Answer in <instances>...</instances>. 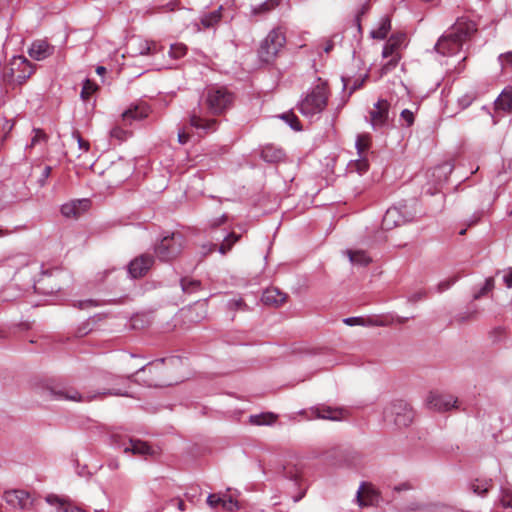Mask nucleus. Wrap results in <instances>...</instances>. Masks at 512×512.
<instances>
[{
	"mask_svg": "<svg viewBox=\"0 0 512 512\" xmlns=\"http://www.w3.org/2000/svg\"><path fill=\"white\" fill-rule=\"evenodd\" d=\"M366 326H387L388 322L379 318H365Z\"/></svg>",
	"mask_w": 512,
	"mask_h": 512,
	"instance_id": "56",
	"label": "nucleus"
},
{
	"mask_svg": "<svg viewBox=\"0 0 512 512\" xmlns=\"http://www.w3.org/2000/svg\"><path fill=\"white\" fill-rule=\"evenodd\" d=\"M33 137L31 138V146H35L37 143L48 140L47 134L40 128H33Z\"/></svg>",
	"mask_w": 512,
	"mask_h": 512,
	"instance_id": "41",
	"label": "nucleus"
},
{
	"mask_svg": "<svg viewBox=\"0 0 512 512\" xmlns=\"http://www.w3.org/2000/svg\"><path fill=\"white\" fill-rule=\"evenodd\" d=\"M184 247V239L179 232L163 237L154 247L155 256L162 262H169L179 256Z\"/></svg>",
	"mask_w": 512,
	"mask_h": 512,
	"instance_id": "5",
	"label": "nucleus"
},
{
	"mask_svg": "<svg viewBox=\"0 0 512 512\" xmlns=\"http://www.w3.org/2000/svg\"><path fill=\"white\" fill-rule=\"evenodd\" d=\"M349 168L351 170H355L359 174H363L368 170L369 163L365 157L360 156L359 159L349 164Z\"/></svg>",
	"mask_w": 512,
	"mask_h": 512,
	"instance_id": "37",
	"label": "nucleus"
},
{
	"mask_svg": "<svg viewBox=\"0 0 512 512\" xmlns=\"http://www.w3.org/2000/svg\"><path fill=\"white\" fill-rule=\"evenodd\" d=\"M281 3V0H267L264 3L258 5L257 7H254L252 9V14L257 15H264L272 10H274L276 7H278Z\"/></svg>",
	"mask_w": 512,
	"mask_h": 512,
	"instance_id": "33",
	"label": "nucleus"
},
{
	"mask_svg": "<svg viewBox=\"0 0 512 512\" xmlns=\"http://www.w3.org/2000/svg\"><path fill=\"white\" fill-rule=\"evenodd\" d=\"M372 138L368 133L359 134L356 141L358 154L362 156L371 147Z\"/></svg>",
	"mask_w": 512,
	"mask_h": 512,
	"instance_id": "36",
	"label": "nucleus"
},
{
	"mask_svg": "<svg viewBox=\"0 0 512 512\" xmlns=\"http://www.w3.org/2000/svg\"><path fill=\"white\" fill-rule=\"evenodd\" d=\"M55 47L50 45L47 41L38 39L32 42L28 49L29 56L36 60L42 61L50 57L54 53Z\"/></svg>",
	"mask_w": 512,
	"mask_h": 512,
	"instance_id": "16",
	"label": "nucleus"
},
{
	"mask_svg": "<svg viewBox=\"0 0 512 512\" xmlns=\"http://www.w3.org/2000/svg\"><path fill=\"white\" fill-rule=\"evenodd\" d=\"M426 296V293L424 291H418V292H415L414 294H412L410 297H409V302L411 303H416L422 299H424Z\"/></svg>",
	"mask_w": 512,
	"mask_h": 512,
	"instance_id": "60",
	"label": "nucleus"
},
{
	"mask_svg": "<svg viewBox=\"0 0 512 512\" xmlns=\"http://www.w3.org/2000/svg\"><path fill=\"white\" fill-rule=\"evenodd\" d=\"M500 59L503 64H508L512 66V52H507L500 56Z\"/></svg>",
	"mask_w": 512,
	"mask_h": 512,
	"instance_id": "62",
	"label": "nucleus"
},
{
	"mask_svg": "<svg viewBox=\"0 0 512 512\" xmlns=\"http://www.w3.org/2000/svg\"><path fill=\"white\" fill-rule=\"evenodd\" d=\"M221 507L227 511H234L239 508V505L231 496H223Z\"/></svg>",
	"mask_w": 512,
	"mask_h": 512,
	"instance_id": "44",
	"label": "nucleus"
},
{
	"mask_svg": "<svg viewBox=\"0 0 512 512\" xmlns=\"http://www.w3.org/2000/svg\"><path fill=\"white\" fill-rule=\"evenodd\" d=\"M495 111L510 112L512 110V87H506L494 103Z\"/></svg>",
	"mask_w": 512,
	"mask_h": 512,
	"instance_id": "25",
	"label": "nucleus"
},
{
	"mask_svg": "<svg viewBox=\"0 0 512 512\" xmlns=\"http://www.w3.org/2000/svg\"><path fill=\"white\" fill-rule=\"evenodd\" d=\"M455 400L450 395H442L438 393L431 392L426 400V405L429 409L435 411H448L452 407H455Z\"/></svg>",
	"mask_w": 512,
	"mask_h": 512,
	"instance_id": "14",
	"label": "nucleus"
},
{
	"mask_svg": "<svg viewBox=\"0 0 512 512\" xmlns=\"http://www.w3.org/2000/svg\"><path fill=\"white\" fill-rule=\"evenodd\" d=\"M124 452H132L133 454L144 456H154L156 454V451L147 442L132 438L128 440V445L124 447Z\"/></svg>",
	"mask_w": 512,
	"mask_h": 512,
	"instance_id": "22",
	"label": "nucleus"
},
{
	"mask_svg": "<svg viewBox=\"0 0 512 512\" xmlns=\"http://www.w3.org/2000/svg\"><path fill=\"white\" fill-rule=\"evenodd\" d=\"M390 29H391V21L388 17H385L381 20L379 27L371 32V36L374 39L382 40V39L386 38Z\"/></svg>",
	"mask_w": 512,
	"mask_h": 512,
	"instance_id": "32",
	"label": "nucleus"
},
{
	"mask_svg": "<svg viewBox=\"0 0 512 512\" xmlns=\"http://www.w3.org/2000/svg\"><path fill=\"white\" fill-rule=\"evenodd\" d=\"M400 117L402 120H404L407 124V126H412L414 123V114L409 109L402 110Z\"/></svg>",
	"mask_w": 512,
	"mask_h": 512,
	"instance_id": "52",
	"label": "nucleus"
},
{
	"mask_svg": "<svg viewBox=\"0 0 512 512\" xmlns=\"http://www.w3.org/2000/svg\"><path fill=\"white\" fill-rule=\"evenodd\" d=\"M216 249V244L213 243H206L201 245L199 254L201 255L200 261H202L207 255L214 252Z\"/></svg>",
	"mask_w": 512,
	"mask_h": 512,
	"instance_id": "48",
	"label": "nucleus"
},
{
	"mask_svg": "<svg viewBox=\"0 0 512 512\" xmlns=\"http://www.w3.org/2000/svg\"><path fill=\"white\" fill-rule=\"evenodd\" d=\"M228 307H229V309L236 311V310H245L247 305L243 299L239 298V299L230 300L228 302Z\"/></svg>",
	"mask_w": 512,
	"mask_h": 512,
	"instance_id": "49",
	"label": "nucleus"
},
{
	"mask_svg": "<svg viewBox=\"0 0 512 512\" xmlns=\"http://www.w3.org/2000/svg\"><path fill=\"white\" fill-rule=\"evenodd\" d=\"M6 503L13 508L29 509L34 505V499L25 490H10L4 493Z\"/></svg>",
	"mask_w": 512,
	"mask_h": 512,
	"instance_id": "11",
	"label": "nucleus"
},
{
	"mask_svg": "<svg viewBox=\"0 0 512 512\" xmlns=\"http://www.w3.org/2000/svg\"><path fill=\"white\" fill-rule=\"evenodd\" d=\"M187 47L184 44H171L169 54L172 58L178 59L187 53Z\"/></svg>",
	"mask_w": 512,
	"mask_h": 512,
	"instance_id": "40",
	"label": "nucleus"
},
{
	"mask_svg": "<svg viewBox=\"0 0 512 512\" xmlns=\"http://www.w3.org/2000/svg\"><path fill=\"white\" fill-rule=\"evenodd\" d=\"M52 168L50 166H44L41 175L38 179L40 187L45 186L47 178L50 176Z\"/></svg>",
	"mask_w": 512,
	"mask_h": 512,
	"instance_id": "53",
	"label": "nucleus"
},
{
	"mask_svg": "<svg viewBox=\"0 0 512 512\" xmlns=\"http://www.w3.org/2000/svg\"><path fill=\"white\" fill-rule=\"evenodd\" d=\"M144 382L148 387H163L166 385H170V383L156 380H144Z\"/></svg>",
	"mask_w": 512,
	"mask_h": 512,
	"instance_id": "61",
	"label": "nucleus"
},
{
	"mask_svg": "<svg viewBox=\"0 0 512 512\" xmlns=\"http://www.w3.org/2000/svg\"><path fill=\"white\" fill-rule=\"evenodd\" d=\"M261 300L265 305L278 307L286 302L287 295L272 287L263 292Z\"/></svg>",
	"mask_w": 512,
	"mask_h": 512,
	"instance_id": "23",
	"label": "nucleus"
},
{
	"mask_svg": "<svg viewBox=\"0 0 512 512\" xmlns=\"http://www.w3.org/2000/svg\"><path fill=\"white\" fill-rule=\"evenodd\" d=\"M184 360L188 363L189 358L188 357H181V356H170V357H166V358L156 359V360L150 362L147 366H144V367L140 368L136 372V375H140L141 373H145L147 370L151 372L152 369H158L164 363H167L168 365L173 366V367H177L179 365H182Z\"/></svg>",
	"mask_w": 512,
	"mask_h": 512,
	"instance_id": "20",
	"label": "nucleus"
},
{
	"mask_svg": "<svg viewBox=\"0 0 512 512\" xmlns=\"http://www.w3.org/2000/svg\"><path fill=\"white\" fill-rule=\"evenodd\" d=\"M222 14H221V7L217 10H214L208 14H205L200 19V24L203 29H209L213 28L216 24L219 23L221 20Z\"/></svg>",
	"mask_w": 512,
	"mask_h": 512,
	"instance_id": "30",
	"label": "nucleus"
},
{
	"mask_svg": "<svg viewBox=\"0 0 512 512\" xmlns=\"http://www.w3.org/2000/svg\"><path fill=\"white\" fill-rule=\"evenodd\" d=\"M285 43V33L281 28L271 30L259 47L260 60L267 64L274 62Z\"/></svg>",
	"mask_w": 512,
	"mask_h": 512,
	"instance_id": "4",
	"label": "nucleus"
},
{
	"mask_svg": "<svg viewBox=\"0 0 512 512\" xmlns=\"http://www.w3.org/2000/svg\"><path fill=\"white\" fill-rule=\"evenodd\" d=\"M277 420V415L272 412L261 413L257 415H251L249 417V423L251 425H271Z\"/></svg>",
	"mask_w": 512,
	"mask_h": 512,
	"instance_id": "29",
	"label": "nucleus"
},
{
	"mask_svg": "<svg viewBox=\"0 0 512 512\" xmlns=\"http://www.w3.org/2000/svg\"><path fill=\"white\" fill-rule=\"evenodd\" d=\"M347 256L349 257L352 264L366 266L372 259L364 250H347Z\"/></svg>",
	"mask_w": 512,
	"mask_h": 512,
	"instance_id": "28",
	"label": "nucleus"
},
{
	"mask_svg": "<svg viewBox=\"0 0 512 512\" xmlns=\"http://www.w3.org/2000/svg\"><path fill=\"white\" fill-rule=\"evenodd\" d=\"M343 322L348 326H355V325L366 326V323H367L366 319L363 317H349V318H345L343 320Z\"/></svg>",
	"mask_w": 512,
	"mask_h": 512,
	"instance_id": "50",
	"label": "nucleus"
},
{
	"mask_svg": "<svg viewBox=\"0 0 512 512\" xmlns=\"http://www.w3.org/2000/svg\"><path fill=\"white\" fill-rule=\"evenodd\" d=\"M283 476L297 485H300L303 475V466L300 463L287 462L282 467Z\"/></svg>",
	"mask_w": 512,
	"mask_h": 512,
	"instance_id": "24",
	"label": "nucleus"
},
{
	"mask_svg": "<svg viewBox=\"0 0 512 512\" xmlns=\"http://www.w3.org/2000/svg\"><path fill=\"white\" fill-rule=\"evenodd\" d=\"M504 281L507 287H512V270L504 275Z\"/></svg>",
	"mask_w": 512,
	"mask_h": 512,
	"instance_id": "64",
	"label": "nucleus"
},
{
	"mask_svg": "<svg viewBox=\"0 0 512 512\" xmlns=\"http://www.w3.org/2000/svg\"><path fill=\"white\" fill-rule=\"evenodd\" d=\"M233 94L226 88H210L207 91L206 103L214 115H220L233 103Z\"/></svg>",
	"mask_w": 512,
	"mask_h": 512,
	"instance_id": "7",
	"label": "nucleus"
},
{
	"mask_svg": "<svg viewBox=\"0 0 512 512\" xmlns=\"http://www.w3.org/2000/svg\"><path fill=\"white\" fill-rule=\"evenodd\" d=\"M12 65L16 67L15 72H17V74L15 83L18 85L24 84L27 79H29L34 73V67L32 66L31 62L24 56H13Z\"/></svg>",
	"mask_w": 512,
	"mask_h": 512,
	"instance_id": "13",
	"label": "nucleus"
},
{
	"mask_svg": "<svg viewBox=\"0 0 512 512\" xmlns=\"http://www.w3.org/2000/svg\"><path fill=\"white\" fill-rule=\"evenodd\" d=\"M427 512H450L451 508L443 503H432L426 507Z\"/></svg>",
	"mask_w": 512,
	"mask_h": 512,
	"instance_id": "45",
	"label": "nucleus"
},
{
	"mask_svg": "<svg viewBox=\"0 0 512 512\" xmlns=\"http://www.w3.org/2000/svg\"><path fill=\"white\" fill-rule=\"evenodd\" d=\"M239 239L240 235L231 232L220 244L219 252L222 255H226L229 251H231L232 247L239 241Z\"/></svg>",
	"mask_w": 512,
	"mask_h": 512,
	"instance_id": "35",
	"label": "nucleus"
},
{
	"mask_svg": "<svg viewBox=\"0 0 512 512\" xmlns=\"http://www.w3.org/2000/svg\"><path fill=\"white\" fill-rule=\"evenodd\" d=\"M154 264V256L148 253L141 254L128 264V275L132 279L144 277Z\"/></svg>",
	"mask_w": 512,
	"mask_h": 512,
	"instance_id": "10",
	"label": "nucleus"
},
{
	"mask_svg": "<svg viewBox=\"0 0 512 512\" xmlns=\"http://www.w3.org/2000/svg\"><path fill=\"white\" fill-rule=\"evenodd\" d=\"M194 129H202L204 133L213 132L216 130L217 121L215 119L204 120L194 115Z\"/></svg>",
	"mask_w": 512,
	"mask_h": 512,
	"instance_id": "31",
	"label": "nucleus"
},
{
	"mask_svg": "<svg viewBox=\"0 0 512 512\" xmlns=\"http://www.w3.org/2000/svg\"><path fill=\"white\" fill-rule=\"evenodd\" d=\"M501 503L504 507L512 508V492L503 491L502 497H501Z\"/></svg>",
	"mask_w": 512,
	"mask_h": 512,
	"instance_id": "55",
	"label": "nucleus"
},
{
	"mask_svg": "<svg viewBox=\"0 0 512 512\" xmlns=\"http://www.w3.org/2000/svg\"><path fill=\"white\" fill-rule=\"evenodd\" d=\"M182 290L186 293H190L192 291V279L189 277H184L181 279Z\"/></svg>",
	"mask_w": 512,
	"mask_h": 512,
	"instance_id": "57",
	"label": "nucleus"
},
{
	"mask_svg": "<svg viewBox=\"0 0 512 512\" xmlns=\"http://www.w3.org/2000/svg\"><path fill=\"white\" fill-rule=\"evenodd\" d=\"M405 37L404 35H393L386 42L382 56L384 58H390L381 68V76L389 73L392 69H394L401 59V55L399 53V48L402 45Z\"/></svg>",
	"mask_w": 512,
	"mask_h": 512,
	"instance_id": "8",
	"label": "nucleus"
},
{
	"mask_svg": "<svg viewBox=\"0 0 512 512\" xmlns=\"http://www.w3.org/2000/svg\"><path fill=\"white\" fill-rule=\"evenodd\" d=\"M383 417L398 427H407L414 419V412L404 400H394L384 408Z\"/></svg>",
	"mask_w": 512,
	"mask_h": 512,
	"instance_id": "6",
	"label": "nucleus"
},
{
	"mask_svg": "<svg viewBox=\"0 0 512 512\" xmlns=\"http://www.w3.org/2000/svg\"><path fill=\"white\" fill-rule=\"evenodd\" d=\"M90 207V200L88 199H77L70 203L63 204L61 207V213L67 218H77L80 214Z\"/></svg>",
	"mask_w": 512,
	"mask_h": 512,
	"instance_id": "18",
	"label": "nucleus"
},
{
	"mask_svg": "<svg viewBox=\"0 0 512 512\" xmlns=\"http://www.w3.org/2000/svg\"><path fill=\"white\" fill-rule=\"evenodd\" d=\"M97 90V85L89 79H86L83 83V87L80 93V97L83 100H87L95 91Z\"/></svg>",
	"mask_w": 512,
	"mask_h": 512,
	"instance_id": "39",
	"label": "nucleus"
},
{
	"mask_svg": "<svg viewBox=\"0 0 512 512\" xmlns=\"http://www.w3.org/2000/svg\"><path fill=\"white\" fill-rule=\"evenodd\" d=\"M177 136L179 144L182 145L188 143V141L190 140V134L183 129H179Z\"/></svg>",
	"mask_w": 512,
	"mask_h": 512,
	"instance_id": "58",
	"label": "nucleus"
},
{
	"mask_svg": "<svg viewBox=\"0 0 512 512\" xmlns=\"http://www.w3.org/2000/svg\"><path fill=\"white\" fill-rule=\"evenodd\" d=\"M96 302L92 299H88V300H84V301H79L78 302V307L80 309H83V308H86V307H90V306H96Z\"/></svg>",
	"mask_w": 512,
	"mask_h": 512,
	"instance_id": "63",
	"label": "nucleus"
},
{
	"mask_svg": "<svg viewBox=\"0 0 512 512\" xmlns=\"http://www.w3.org/2000/svg\"><path fill=\"white\" fill-rule=\"evenodd\" d=\"M316 418L339 421L347 417V411L343 408H332L330 406H320L313 410Z\"/></svg>",
	"mask_w": 512,
	"mask_h": 512,
	"instance_id": "19",
	"label": "nucleus"
},
{
	"mask_svg": "<svg viewBox=\"0 0 512 512\" xmlns=\"http://www.w3.org/2000/svg\"><path fill=\"white\" fill-rule=\"evenodd\" d=\"M73 137H75V138H76L77 143H78V146H79V149H81V150H83V151H85V152H87V151L89 150V148H90V144H89V142H88V141H86V140H84V139L80 136V134H79V132H78V131H74V132H73Z\"/></svg>",
	"mask_w": 512,
	"mask_h": 512,
	"instance_id": "51",
	"label": "nucleus"
},
{
	"mask_svg": "<svg viewBox=\"0 0 512 512\" xmlns=\"http://www.w3.org/2000/svg\"><path fill=\"white\" fill-rule=\"evenodd\" d=\"M492 487L491 479H476L472 484L471 488L477 495L484 496Z\"/></svg>",
	"mask_w": 512,
	"mask_h": 512,
	"instance_id": "34",
	"label": "nucleus"
},
{
	"mask_svg": "<svg viewBox=\"0 0 512 512\" xmlns=\"http://www.w3.org/2000/svg\"><path fill=\"white\" fill-rule=\"evenodd\" d=\"M222 501H223V497H220L217 494H211L207 498V503L212 508H215L217 506H221Z\"/></svg>",
	"mask_w": 512,
	"mask_h": 512,
	"instance_id": "54",
	"label": "nucleus"
},
{
	"mask_svg": "<svg viewBox=\"0 0 512 512\" xmlns=\"http://www.w3.org/2000/svg\"><path fill=\"white\" fill-rule=\"evenodd\" d=\"M110 135L112 138H115L119 141H123L125 139H127L128 137V132L120 127H114L111 131H110Z\"/></svg>",
	"mask_w": 512,
	"mask_h": 512,
	"instance_id": "47",
	"label": "nucleus"
},
{
	"mask_svg": "<svg viewBox=\"0 0 512 512\" xmlns=\"http://www.w3.org/2000/svg\"><path fill=\"white\" fill-rule=\"evenodd\" d=\"M156 51H157V45L154 42L150 43L148 41H143L140 44L139 54H141V55L155 54Z\"/></svg>",
	"mask_w": 512,
	"mask_h": 512,
	"instance_id": "42",
	"label": "nucleus"
},
{
	"mask_svg": "<svg viewBox=\"0 0 512 512\" xmlns=\"http://www.w3.org/2000/svg\"><path fill=\"white\" fill-rule=\"evenodd\" d=\"M36 395L46 401H77L86 399L72 386L55 380H44L34 384Z\"/></svg>",
	"mask_w": 512,
	"mask_h": 512,
	"instance_id": "2",
	"label": "nucleus"
},
{
	"mask_svg": "<svg viewBox=\"0 0 512 512\" xmlns=\"http://www.w3.org/2000/svg\"><path fill=\"white\" fill-rule=\"evenodd\" d=\"M405 223V219L400 210L396 207L389 208L382 220V228L391 230Z\"/></svg>",
	"mask_w": 512,
	"mask_h": 512,
	"instance_id": "21",
	"label": "nucleus"
},
{
	"mask_svg": "<svg viewBox=\"0 0 512 512\" xmlns=\"http://www.w3.org/2000/svg\"><path fill=\"white\" fill-rule=\"evenodd\" d=\"M283 150L273 146H265L261 152V157L264 161L269 163L279 162L284 158Z\"/></svg>",
	"mask_w": 512,
	"mask_h": 512,
	"instance_id": "27",
	"label": "nucleus"
},
{
	"mask_svg": "<svg viewBox=\"0 0 512 512\" xmlns=\"http://www.w3.org/2000/svg\"><path fill=\"white\" fill-rule=\"evenodd\" d=\"M379 501V494L370 483H362L357 491V502L360 507L374 506Z\"/></svg>",
	"mask_w": 512,
	"mask_h": 512,
	"instance_id": "15",
	"label": "nucleus"
},
{
	"mask_svg": "<svg viewBox=\"0 0 512 512\" xmlns=\"http://www.w3.org/2000/svg\"><path fill=\"white\" fill-rule=\"evenodd\" d=\"M170 504L172 506L177 507L180 511H185L186 510L185 502L181 498H173V499H171L170 500Z\"/></svg>",
	"mask_w": 512,
	"mask_h": 512,
	"instance_id": "59",
	"label": "nucleus"
},
{
	"mask_svg": "<svg viewBox=\"0 0 512 512\" xmlns=\"http://www.w3.org/2000/svg\"><path fill=\"white\" fill-rule=\"evenodd\" d=\"M476 31L477 27L475 22L459 19L453 25L451 31L438 40L435 49L442 55H454L460 51L463 42L470 39Z\"/></svg>",
	"mask_w": 512,
	"mask_h": 512,
	"instance_id": "1",
	"label": "nucleus"
},
{
	"mask_svg": "<svg viewBox=\"0 0 512 512\" xmlns=\"http://www.w3.org/2000/svg\"><path fill=\"white\" fill-rule=\"evenodd\" d=\"M51 276H44L35 284L34 288L37 292L42 294H53L61 290V286L53 285Z\"/></svg>",
	"mask_w": 512,
	"mask_h": 512,
	"instance_id": "26",
	"label": "nucleus"
},
{
	"mask_svg": "<svg viewBox=\"0 0 512 512\" xmlns=\"http://www.w3.org/2000/svg\"><path fill=\"white\" fill-rule=\"evenodd\" d=\"M92 331V325L89 321L82 323L76 330V337H83L89 334Z\"/></svg>",
	"mask_w": 512,
	"mask_h": 512,
	"instance_id": "46",
	"label": "nucleus"
},
{
	"mask_svg": "<svg viewBox=\"0 0 512 512\" xmlns=\"http://www.w3.org/2000/svg\"><path fill=\"white\" fill-rule=\"evenodd\" d=\"M150 107L145 102L132 104L127 110L122 113V118L126 123L131 124L133 121H140L148 117Z\"/></svg>",
	"mask_w": 512,
	"mask_h": 512,
	"instance_id": "17",
	"label": "nucleus"
},
{
	"mask_svg": "<svg viewBox=\"0 0 512 512\" xmlns=\"http://www.w3.org/2000/svg\"><path fill=\"white\" fill-rule=\"evenodd\" d=\"M16 67L12 65V60L9 63V67H6L3 71V79L8 83H15L16 78Z\"/></svg>",
	"mask_w": 512,
	"mask_h": 512,
	"instance_id": "43",
	"label": "nucleus"
},
{
	"mask_svg": "<svg viewBox=\"0 0 512 512\" xmlns=\"http://www.w3.org/2000/svg\"><path fill=\"white\" fill-rule=\"evenodd\" d=\"M280 117L295 131H300L302 129L298 117L293 112L284 113Z\"/></svg>",
	"mask_w": 512,
	"mask_h": 512,
	"instance_id": "38",
	"label": "nucleus"
},
{
	"mask_svg": "<svg viewBox=\"0 0 512 512\" xmlns=\"http://www.w3.org/2000/svg\"><path fill=\"white\" fill-rule=\"evenodd\" d=\"M390 103L386 99L378 100L369 111L368 120L374 130L385 127L389 119Z\"/></svg>",
	"mask_w": 512,
	"mask_h": 512,
	"instance_id": "9",
	"label": "nucleus"
},
{
	"mask_svg": "<svg viewBox=\"0 0 512 512\" xmlns=\"http://www.w3.org/2000/svg\"><path fill=\"white\" fill-rule=\"evenodd\" d=\"M328 97L329 89L327 83L320 82L301 101L299 110L304 116L318 114L327 106Z\"/></svg>",
	"mask_w": 512,
	"mask_h": 512,
	"instance_id": "3",
	"label": "nucleus"
},
{
	"mask_svg": "<svg viewBox=\"0 0 512 512\" xmlns=\"http://www.w3.org/2000/svg\"><path fill=\"white\" fill-rule=\"evenodd\" d=\"M107 383L111 385L110 388L98 392V395H111V396H129L128 393V378L121 376H114L107 374Z\"/></svg>",
	"mask_w": 512,
	"mask_h": 512,
	"instance_id": "12",
	"label": "nucleus"
}]
</instances>
